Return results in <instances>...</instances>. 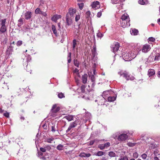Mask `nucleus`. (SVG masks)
<instances>
[{"mask_svg":"<svg viewBox=\"0 0 160 160\" xmlns=\"http://www.w3.org/2000/svg\"><path fill=\"white\" fill-rule=\"evenodd\" d=\"M147 0H139L138 3L142 5H144L147 3Z\"/></svg>","mask_w":160,"mask_h":160,"instance_id":"nucleus-32","label":"nucleus"},{"mask_svg":"<svg viewBox=\"0 0 160 160\" xmlns=\"http://www.w3.org/2000/svg\"><path fill=\"white\" fill-rule=\"evenodd\" d=\"M94 140L91 141L90 142L89 144L90 145H92L94 144Z\"/></svg>","mask_w":160,"mask_h":160,"instance_id":"nucleus-61","label":"nucleus"},{"mask_svg":"<svg viewBox=\"0 0 160 160\" xmlns=\"http://www.w3.org/2000/svg\"><path fill=\"white\" fill-rule=\"evenodd\" d=\"M104 144H100L98 145V148L101 149V150H103L105 148Z\"/></svg>","mask_w":160,"mask_h":160,"instance_id":"nucleus-48","label":"nucleus"},{"mask_svg":"<svg viewBox=\"0 0 160 160\" xmlns=\"http://www.w3.org/2000/svg\"><path fill=\"white\" fill-rule=\"evenodd\" d=\"M92 71L93 72V75H96V70L95 69H93L92 70Z\"/></svg>","mask_w":160,"mask_h":160,"instance_id":"nucleus-63","label":"nucleus"},{"mask_svg":"<svg viewBox=\"0 0 160 160\" xmlns=\"http://www.w3.org/2000/svg\"><path fill=\"white\" fill-rule=\"evenodd\" d=\"M110 145V143L109 142H107L104 144V146L105 148H107L109 147Z\"/></svg>","mask_w":160,"mask_h":160,"instance_id":"nucleus-45","label":"nucleus"},{"mask_svg":"<svg viewBox=\"0 0 160 160\" xmlns=\"http://www.w3.org/2000/svg\"><path fill=\"white\" fill-rule=\"evenodd\" d=\"M63 146L60 144L58 145L56 147V148L58 150L61 151L63 150Z\"/></svg>","mask_w":160,"mask_h":160,"instance_id":"nucleus-30","label":"nucleus"},{"mask_svg":"<svg viewBox=\"0 0 160 160\" xmlns=\"http://www.w3.org/2000/svg\"><path fill=\"white\" fill-rule=\"evenodd\" d=\"M78 6L80 9L82 10L83 8L84 5L83 3H78Z\"/></svg>","mask_w":160,"mask_h":160,"instance_id":"nucleus-46","label":"nucleus"},{"mask_svg":"<svg viewBox=\"0 0 160 160\" xmlns=\"http://www.w3.org/2000/svg\"><path fill=\"white\" fill-rule=\"evenodd\" d=\"M78 124V123L77 122V121H75L74 122H71L69 126L68 127V129L66 130V132L67 133L72 128L75 127Z\"/></svg>","mask_w":160,"mask_h":160,"instance_id":"nucleus-6","label":"nucleus"},{"mask_svg":"<svg viewBox=\"0 0 160 160\" xmlns=\"http://www.w3.org/2000/svg\"><path fill=\"white\" fill-rule=\"evenodd\" d=\"M118 74L120 75V76H123V77L125 78V79L128 80L129 79L128 78L127 76L128 75V73L126 72H122L121 71L118 72Z\"/></svg>","mask_w":160,"mask_h":160,"instance_id":"nucleus-14","label":"nucleus"},{"mask_svg":"<svg viewBox=\"0 0 160 160\" xmlns=\"http://www.w3.org/2000/svg\"><path fill=\"white\" fill-rule=\"evenodd\" d=\"M25 19L27 20L29 19L31 17L32 14L31 12L27 11L23 14Z\"/></svg>","mask_w":160,"mask_h":160,"instance_id":"nucleus-9","label":"nucleus"},{"mask_svg":"<svg viewBox=\"0 0 160 160\" xmlns=\"http://www.w3.org/2000/svg\"><path fill=\"white\" fill-rule=\"evenodd\" d=\"M116 99V97H109L108 98V101L110 102L114 101Z\"/></svg>","mask_w":160,"mask_h":160,"instance_id":"nucleus-28","label":"nucleus"},{"mask_svg":"<svg viewBox=\"0 0 160 160\" xmlns=\"http://www.w3.org/2000/svg\"><path fill=\"white\" fill-rule=\"evenodd\" d=\"M65 118L68 121H70L73 120V116L71 115L66 116Z\"/></svg>","mask_w":160,"mask_h":160,"instance_id":"nucleus-24","label":"nucleus"},{"mask_svg":"<svg viewBox=\"0 0 160 160\" xmlns=\"http://www.w3.org/2000/svg\"><path fill=\"white\" fill-rule=\"evenodd\" d=\"M43 6L42 4H41L39 6V8H37L35 11V13L36 14H41L42 13V11L40 9L41 7Z\"/></svg>","mask_w":160,"mask_h":160,"instance_id":"nucleus-20","label":"nucleus"},{"mask_svg":"<svg viewBox=\"0 0 160 160\" xmlns=\"http://www.w3.org/2000/svg\"><path fill=\"white\" fill-rule=\"evenodd\" d=\"M92 8L95 9H97L100 7V3L98 1L93 2L91 4Z\"/></svg>","mask_w":160,"mask_h":160,"instance_id":"nucleus-7","label":"nucleus"},{"mask_svg":"<svg viewBox=\"0 0 160 160\" xmlns=\"http://www.w3.org/2000/svg\"><path fill=\"white\" fill-rule=\"evenodd\" d=\"M128 138V136L127 134L122 133L120 134L118 138L119 141L124 142Z\"/></svg>","mask_w":160,"mask_h":160,"instance_id":"nucleus-3","label":"nucleus"},{"mask_svg":"<svg viewBox=\"0 0 160 160\" xmlns=\"http://www.w3.org/2000/svg\"><path fill=\"white\" fill-rule=\"evenodd\" d=\"M138 31L136 29H133L131 30V33L133 35H136L138 33Z\"/></svg>","mask_w":160,"mask_h":160,"instance_id":"nucleus-21","label":"nucleus"},{"mask_svg":"<svg viewBox=\"0 0 160 160\" xmlns=\"http://www.w3.org/2000/svg\"><path fill=\"white\" fill-rule=\"evenodd\" d=\"M76 12V9L71 8L68 9V12L67 14H68L69 16L73 18V16Z\"/></svg>","mask_w":160,"mask_h":160,"instance_id":"nucleus-8","label":"nucleus"},{"mask_svg":"<svg viewBox=\"0 0 160 160\" xmlns=\"http://www.w3.org/2000/svg\"><path fill=\"white\" fill-rule=\"evenodd\" d=\"M68 63H70L71 60V53L69 52L68 54Z\"/></svg>","mask_w":160,"mask_h":160,"instance_id":"nucleus-37","label":"nucleus"},{"mask_svg":"<svg viewBox=\"0 0 160 160\" xmlns=\"http://www.w3.org/2000/svg\"><path fill=\"white\" fill-rule=\"evenodd\" d=\"M130 21L128 20L120 21L121 26L123 28H126L130 26Z\"/></svg>","mask_w":160,"mask_h":160,"instance_id":"nucleus-4","label":"nucleus"},{"mask_svg":"<svg viewBox=\"0 0 160 160\" xmlns=\"http://www.w3.org/2000/svg\"><path fill=\"white\" fill-rule=\"evenodd\" d=\"M140 52L141 49L139 48V47L136 45L130 51L124 53L123 58L125 61H129L135 58Z\"/></svg>","mask_w":160,"mask_h":160,"instance_id":"nucleus-1","label":"nucleus"},{"mask_svg":"<svg viewBox=\"0 0 160 160\" xmlns=\"http://www.w3.org/2000/svg\"><path fill=\"white\" fill-rule=\"evenodd\" d=\"M46 150H49L51 149V148L49 146H48L45 147Z\"/></svg>","mask_w":160,"mask_h":160,"instance_id":"nucleus-59","label":"nucleus"},{"mask_svg":"<svg viewBox=\"0 0 160 160\" xmlns=\"http://www.w3.org/2000/svg\"><path fill=\"white\" fill-rule=\"evenodd\" d=\"M102 15V12L101 11L98 12L97 14V16L99 18Z\"/></svg>","mask_w":160,"mask_h":160,"instance_id":"nucleus-56","label":"nucleus"},{"mask_svg":"<svg viewBox=\"0 0 160 160\" xmlns=\"http://www.w3.org/2000/svg\"><path fill=\"white\" fill-rule=\"evenodd\" d=\"M58 97L60 98H62L64 97L63 93L62 92H60L58 93Z\"/></svg>","mask_w":160,"mask_h":160,"instance_id":"nucleus-44","label":"nucleus"},{"mask_svg":"<svg viewBox=\"0 0 160 160\" xmlns=\"http://www.w3.org/2000/svg\"><path fill=\"white\" fill-rule=\"evenodd\" d=\"M119 43L117 42L115 43V44L114 47L113 48V52L114 53H115L116 52H117L119 49Z\"/></svg>","mask_w":160,"mask_h":160,"instance_id":"nucleus-17","label":"nucleus"},{"mask_svg":"<svg viewBox=\"0 0 160 160\" xmlns=\"http://www.w3.org/2000/svg\"><path fill=\"white\" fill-rule=\"evenodd\" d=\"M155 39L154 38L152 37L149 38L148 39V40L149 41H151V42H153L155 41Z\"/></svg>","mask_w":160,"mask_h":160,"instance_id":"nucleus-50","label":"nucleus"},{"mask_svg":"<svg viewBox=\"0 0 160 160\" xmlns=\"http://www.w3.org/2000/svg\"><path fill=\"white\" fill-rule=\"evenodd\" d=\"M6 30L7 29L6 26H1L0 29V31L2 33L5 32Z\"/></svg>","mask_w":160,"mask_h":160,"instance_id":"nucleus-25","label":"nucleus"},{"mask_svg":"<svg viewBox=\"0 0 160 160\" xmlns=\"http://www.w3.org/2000/svg\"><path fill=\"white\" fill-rule=\"evenodd\" d=\"M118 160H128V158L127 157L124 156L119 158Z\"/></svg>","mask_w":160,"mask_h":160,"instance_id":"nucleus-47","label":"nucleus"},{"mask_svg":"<svg viewBox=\"0 0 160 160\" xmlns=\"http://www.w3.org/2000/svg\"><path fill=\"white\" fill-rule=\"evenodd\" d=\"M6 22V19H2L1 21V26H5V24Z\"/></svg>","mask_w":160,"mask_h":160,"instance_id":"nucleus-40","label":"nucleus"},{"mask_svg":"<svg viewBox=\"0 0 160 160\" xmlns=\"http://www.w3.org/2000/svg\"><path fill=\"white\" fill-rule=\"evenodd\" d=\"M52 29L53 31V33L55 34L56 36H58V33H57V31L56 29V27L54 25H52Z\"/></svg>","mask_w":160,"mask_h":160,"instance_id":"nucleus-23","label":"nucleus"},{"mask_svg":"<svg viewBox=\"0 0 160 160\" xmlns=\"http://www.w3.org/2000/svg\"><path fill=\"white\" fill-rule=\"evenodd\" d=\"M148 75L150 77L154 75L155 74V71L153 69H149L148 72Z\"/></svg>","mask_w":160,"mask_h":160,"instance_id":"nucleus-22","label":"nucleus"},{"mask_svg":"<svg viewBox=\"0 0 160 160\" xmlns=\"http://www.w3.org/2000/svg\"><path fill=\"white\" fill-rule=\"evenodd\" d=\"M104 153H105L104 152L99 151L96 154H95V155L98 156H101L104 155Z\"/></svg>","mask_w":160,"mask_h":160,"instance_id":"nucleus-31","label":"nucleus"},{"mask_svg":"<svg viewBox=\"0 0 160 160\" xmlns=\"http://www.w3.org/2000/svg\"><path fill=\"white\" fill-rule=\"evenodd\" d=\"M53 140L54 138H46L45 140V142L49 143H51Z\"/></svg>","mask_w":160,"mask_h":160,"instance_id":"nucleus-26","label":"nucleus"},{"mask_svg":"<svg viewBox=\"0 0 160 160\" xmlns=\"http://www.w3.org/2000/svg\"><path fill=\"white\" fill-rule=\"evenodd\" d=\"M141 157L143 159H145L147 157V155L145 153H143L141 155Z\"/></svg>","mask_w":160,"mask_h":160,"instance_id":"nucleus-51","label":"nucleus"},{"mask_svg":"<svg viewBox=\"0 0 160 160\" xmlns=\"http://www.w3.org/2000/svg\"><path fill=\"white\" fill-rule=\"evenodd\" d=\"M85 86L84 85H82L81 87L80 90H81V92H85Z\"/></svg>","mask_w":160,"mask_h":160,"instance_id":"nucleus-38","label":"nucleus"},{"mask_svg":"<svg viewBox=\"0 0 160 160\" xmlns=\"http://www.w3.org/2000/svg\"><path fill=\"white\" fill-rule=\"evenodd\" d=\"M40 150L42 152H45L46 151V149L45 148H40Z\"/></svg>","mask_w":160,"mask_h":160,"instance_id":"nucleus-57","label":"nucleus"},{"mask_svg":"<svg viewBox=\"0 0 160 160\" xmlns=\"http://www.w3.org/2000/svg\"><path fill=\"white\" fill-rule=\"evenodd\" d=\"M77 45V41L76 39L73 40L72 42V48L73 50H74L75 48Z\"/></svg>","mask_w":160,"mask_h":160,"instance_id":"nucleus-33","label":"nucleus"},{"mask_svg":"<svg viewBox=\"0 0 160 160\" xmlns=\"http://www.w3.org/2000/svg\"><path fill=\"white\" fill-rule=\"evenodd\" d=\"M74 64L77 67H79V63L78 61H77V60L76 59H74Z\"/></svg>","mask_w":160,"mask_h":160,"instance_id":"nucleus-41","label":"nucleus"},{"mask_svg":"<svg viewBox=\"0 0 160 160\" xmlns=\"http://www.w3.org/2000/svg\"><path fill=\"white\" fill-rule=\"evenodd\" d=\"M158 77H160V71H158Z\"/></svg>","mask_w":160,"mask_h":160,"instance_id":"nucleus-64","label":"nucleus"},{"mask_svg":"<svg viewBox=\"0 0 160 160\" xmlns=\"http://www.w3.org/2000/svg\"><path fill=\"white\" fill-rule=\"evenodd\" d=\"M108 155L111 157H113L116 156V153L113 152H108Z\"/></svg>","mask_w":160,"mask_h":160,"instance_id":"nucleus-29","label":"nucleus"},{"mask_svg":"<svg viewBox=\"0 0 160 160\" xmlns=\"http://www.w3.org/2000/svg\"><path fill=\"white\" fill-rule=\"evenodd\" d=\"M153 53H155L154 54V60H158L160 59V53L159 52H154V51L152 52V54H153Z\"/></svg>","mask_w":160,"mask_h":160,"instance_id":"nucleus-15","label":"nucleus"},{"mask_svg":"<svg viewBox=\"0 0 160 160\" xmlns=\"http://www.w3.org/2000/svg\"><path fill=\"white\" fill-rule=\"evenodd\" d=\"M138 154L137 152H135L133 153V157L134 158H137L138 157Z\"/></svg>","mask_w":160,"mask_h":160,"instance_id":"nucleus-39","label":"nucleus"},{"mask_svg":"<svg viewBox=\"0 0 160 160\" xmlns=\"http://www.w3.org/2000/svg\"><path fill=\"white\" fill-rule=\"evenodd\" d=\"M62 17L60 15L56 14L53 15L51 18V20L54 21L55 22H56L57 20L61 18Z\"/></svg>","mask_w":160,"mask_h":160,"instance_id":"nucleus-11","label":"nucleus"},{"mask_svg":"<svg viewBox=\"0 0 160 160\" xmlns=\"http://www.w3.org/2000/svg\"><path fill=\"white\" fill-rule=\"evenodd\" d=\"M85 116L87 119H89L91 117V114L89 112H87L85 114Z\"/></svg>","mask_w":160,"mask_h":160,"instance_id":"nucleus-42","label":"nucleus"},{"mask_svg":"<svg viewBox=\"0 0 160 160\" xmlns=\"http://www.w3.org/2000/svg\"><path fill=\"white\" fill-rule=\"evenodd\" d=\"M3 115L4 116L7 118H8L9 117V114L8 112H6V113H4Z\"/></svg>","mask_w":160,"mask_h":160,"instance_id":"nucleus-55","label":"nucleus"},{"mask_svg":"<svg viewBox=\"0 0 160 160\" xmlns=\"http://www.w3.org/2000/svg\"><path fill=\"white\" fill-rule=\"evenodd\" d=\"M109 92V90H107L103 92L102 95V96L103 97V98H104L107 95H108Z\"/></svg>","mask_w":160,"mask_h":160,"instance_id":"nucleus-34","label":"nucleus"},{"mask_svg":"<svg viewBox=\"0 0 160 160\" xmlns=\"http://www.w3.org/2000/svg\"><path fill=\"white\" fill-rule=\"evenodd\" d=\"M121 20L120 21H123V20H130V18L129 17V16L127 13L124 14L121 17Z\"/></svg>","mask_w":160,"mask_h":160,"instance_id":"nucleus-13","label":"nucleus"},{"mask_svg":"<svg viewBox=\"0 0 160 160\" xmlns=\"http://www.w3.org/2000/svg\"><path fill=\"white\" fill-rule=\"evenodd\" d=\"M18 22H19V23H18V26H20L22 24H23V19L22 18H20L18 20Z\"/></svg>","mask_w":160,"mask_h":160,"instance_id":"nucleus-36","label":"nucleus"},{"mask_svg":"<svg viewBox=\"0 0 160 160\" xmlns=\"http://www.w3.org/2000/svg\"><path fill=\"white\" fill-rule=\"evenodd\" d=\"M43 16L44 17H45L47 15V14L45 12H44L42 11V13H41Z\"/></svg>","mask_w":160,"mask_h":160,"instance_id":"nucleus-60","label":"nucleus"},{"mask_svg":"<svg viewBox=\"0 0 160 160\" xmlns=\"http://www.w3.org/2000/svg\"><path fill=\"white\" fill-rule=\"evenodd\" d=\"M135 143H132L131 142H128L127 143V145L129 147H133L136 145Z\"/></svg>","mask_w":160,"mask_h":160,"instance_id":"nucleus-35","label":"nucleus"},{"mask_svg":"<svg viewBox=\"0 0 160 160\" xmlns=\"http://www.w3.org/2000/svg\"><path fill=\"white\" fill-rule=\"evenodd\" d=\"M91 155V154L89 153H87L85 152L81 153L79 154V156L82 157H89Z\"/></svg>","mask_w":160,"mask_h":160,"instance_id":"nucleus-18","label":"nucleus"},{"mask_svg":"<svg viewBox=\"0 0 160 160\" xmlns=\"http://www.w3.org/2000/svg\"><path fill=\"white\" fill-rule=\"evenodd\" d=\"M92 54L94 55V56H95L96 53V49L95 48H94L93 50L92 51Z\"/></svg>","mask_w":160,"mask_h":160,"instance_id":"nucleus-53","label":"nucleus"},{"mask_svg":"<svg viewBox=\"0 0 160 160\" xmlns=\"http://www.w3.org/2000/svg\"><path fill=\"white\" fill-rule=\"evenodd\" d=\"M127 77L128 78H129V79H128L129 80H133L134 78L131 75H128H128L127 76Z\"/></svg>","mask_w":160,"mask_h":160,"instance_id":"nucleus-43","label":"nucleus"},{"mask_svg":"<svg viewBox=\"0 0 160 160\" xmlns=\"http://www.w3.org/2000/svg\"><path fill=\"white\" fill-rule=\"evenodd\" d=\"M151 49L150 45L148 44H146L143 45L142 49H140L141 51L142 50V52L144 53H147Z\"/></svg>","mask_w":160,"mask_h":160,"instance_id":"nucleus-2","label":"nucleus"},{"mask_svg":"<svg viewBox=\"0 0 160 160\" xmlns=\"http://www.w3.org/2000/svg\"><path fill=\"white\" fill-rule=\"evenodd\" d=\"M89 77L91 80L92 82H93L92 84V87H93L94 85V82L95 81V78L93 75H92L91 72L88 73Z\"/></svg>","mask_w":160,"mask_h":160,"instance_id":"nucleus-12","label":"nucleus"},{"mask_svg":"<svg viewBox=\"0 0 160 160\" xmlns=\"http://www.w3.org/2000/svg\"><path fill=\"white\" fill-rule=\"evenodd\" d=\"M112 3L113 4H117L119 3L120 2H122L124 0H111Z\"/></svg>","mask_w":160,"mask_h":160,"instance_id":"nucleus-27","label":"nucleus"},{"mask_svg":"<svg viewBox=\"0 0 160 160\" xmlns=\"http://www.w3.org/2000/svg\"><path fill=\"white\" fill-rule=\"evenodd\" d=\"M60 110V108L59 107H57L56 104L54 105L52 108L51 111L52 112L56 113L58 112Z\"/></svg>","mask_w":160,"mask_h":160,"instance_id":"nucleus-10","label":"nucleus"},{"mask_svg":"<svg viewBox=\"0 0 160 160\" xmlns=\"http://www.w3.org/2000/svg\"><path fill=\"white\" fill-rule=\"evenodd\" d=\"M58 30L60 31L61 29V23L60 22H58Z\"/></svg>","mask_w":160,"mask_h":160,"instance_id":"nucleus-58","label":"nucleus"},{"mask_svg":"<svg viewBox=\"0 0 160 160\" xmlns=\"http://www.w3.org/2000/svg\"><path fill=\"white\" fill-rule=\"evenodd\" d=\"M78 69L76 68L75 69V70L74 71V72L76 73H78Z\"/></svg>","mask_w":160,"mask_h":160,"instance_id":"nucleus-62","label":"nucleus"},{"mask_svg":"<svg viewBox=\"0 0 160 160\" xmlns=\"http://www.w3.org/2000/svg\"><path fill=\"white\" fill-rule=\"evenodd\" d=\"M97 35L98 37H100V38H102L103 36V34L101 33H98Z\"/></svg>","mask_w":160,"mask_h":160,"instance_id":"nucleus-54","label":"nucleus"},{"mask_svg":"<svg viewBox=\"0 0 160 160\" xmlns=\"http://www.w3.org/2000/svg\"><path fill=\"white\" fill-rule=\"evenodd\" d=\"M80 17L79 15H77L75 17V21L77 22L80 19Z\"/></svg>","mask_w":160,"mask_h":160,"instance_id":"nucleus-52","label":"nucleus"},{"mask_svg":"<svg viewBox=\"0 0 160 160\" xmlns=\"http://www.w3.org/2000/svg\"><path fill=\"white\" fill-rule=\"evenodd\" d=\"M16 44L17 46H20L22 44V41H18Z\"/></svg>","mask_w":160,"mask_h":160,"instance_id":"nucleus-49","label":"nucleus"},{"mask_svg":"<svg viewBox=\"0 0 160 160\" xmlns=\"http://www.w3.org/2000/svg\"><path fill=\"white\" fill-rule=\"evenodd\" d=\"M66 21L67 25H70L72 23V19L73 18L69 16L68 14H67L66 16Z\"/></svg>","mask_w":160,"mask_h":160,"instance_id":"nucleus-5","label":"nucleus"},{"mask_svg":"<svg viewBox=\"0 0 160 160\" xmlns=\"http://www.w3.org/2000/svg\"><path fill=\"white\" fill-rule=\"evenodd\" d=\"M58 127L57 124H54V125L52 124V126H51V131L52 132H54L56 131H58Z\"/></svg>","mask_w":160,"mask_h":160,"instance_id":"nucleus-16","label":"nucleus"},{"mask_svg":"<svg viewBox=\"0 0 160 160\" xmlns=\"http://www.w3.org/2000/svg\"><path fill=\"white\" fill-rule=\"evenodd\" d=\"M88 75L86 74H84L82 77V82L84 83H86L87 81Z\"/></svg>","mask_w":160,"mask_h":160,"instance_id":"nucleus-19","label":"nucleus"}]
</instances>
